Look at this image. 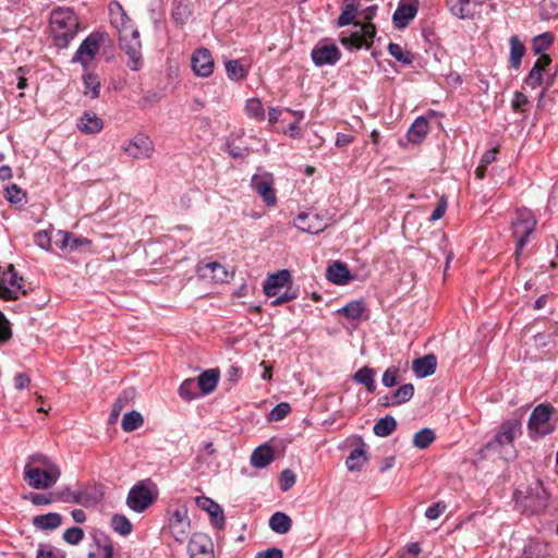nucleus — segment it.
<instances>
[{
  "label": "nucleus",
  "instance_id": "nucleus-1",
  "mask_svg": "<svg viewBox=\"0 0 558 558\" xmlns=\"http://www.w3.org/2000/svg\"><path fill=\"white\" fill-rule=\"evenodd\" d=\"M49 24L53 45L60 49L69 47L80 28L75 12L66 7L54 8Z\"/></svg>",
  "mask_w": 558,
  "mask_h": 558
},
{
  "label": "nucleus",
  "instance_id": "nucleus-2",
  "mask_svg": "<svg viewBox=\"0 0 558 558\" xmlns=\"http://www.w3.org/2000/svg\"><path fill=\"white\" fill-rule=\"evenodd\" d=\"M515 508L524 514H538L548 505V493L541 480L536 478L524 488H518L513 493Z\"/></svg>",
  "mask_w": 558,
  "mask_h": 558
},
{
  "label": "nucleus",
  "instance_id": "nucleus-3",
  "mask_svg": "<svg viewBox=\"0 0 558 558\" xmlns=\"http://www.w3.org/2000/svg\"><path fill=\"white\" fill-rule=\"evenodd\" d=\"M377 7L371 5L362 12L363 19L367 22L365 24H355L360 29L353 32L349 36H342L340 43L348 49H369L376 36V27L371 21L376 14Z\"/></svg>",
  "mask_w": 558,
  "mask_h": 558
},
{
  "label": "nucleus",
  "instance_id": "nucleus-4",
  "mask_svg": "<svg viewBox=\"0 0 558 558\" xmlns=\"http://www.w3.org/2000/svg\"><path fill=\"white\" fill-rule=\"evenodd\" d=\"M60 474L59 468L54 464H49L48 468L26 464L24 469V480L35 489L50 488L58 481Z\"/></svg>",
  "mask_w": 558,
  "mask_h": 558
},
{
  "label": "nucleus",
  "instance_id": "nucleus-5",
  "mask_svg": "<svg viewBox=\"0 0 558 558\" xmlns=\"http://www.w3.org/2000/svg\"><path fill=\"white\" fill-rule=\"evenodd\" d=\"M553 413L554 407L548 403H541L534 408L527 422L531 437H541L554 432L555 427L550 423Z\"/></svg>",
  "mask_w": 558,
  "mask_h": 558
},
{
  "label": "nucleus",
  "instance_id": "nucleus-6",
  "mask_svg": "<svg viewBox=\"0 0 558 558\" xmlns=\"http://www.w3.org/2000/svg\"><path fill=\"white\" fill-rule=\"evenodd\" d=\"M120 48L128 56V66L133 71H138L143 64L142 59V44L140 40V33L137 29H123L120 32L119 37Z\"/></svg>",
  "mask_w": 558,
  "mask_h": 558
},
{
  "label": "nucleus",
  "instance_id": "nucleus-7",
  "mask_svg": "<svg viewBox=\"0 0 558 558\" xmlns=\"http://www.w3.org/2000/svg\"><path fill=\"white\" fill-rule=\"evenodd\" d=\"M106 35L99 32L89 34L80 45L72 58V62L81 63L84 70H87L90 62L105 43Z\"/></svg>",
  "mask_w": 558,
  "mask_h": 558
},
{
  "label": "nucleus",
  "instance_id": "nucleus-8",
  "mask_svg": "<svg viewBox=\"0 0 558 558\" xmlns=\"http://www.w3.org/2000/svg\"><path fill=\"white\" fill-rule=\"evenodd\" d=\"M23 281L13 265H10L7 270L0 272V299L10 301L17 300L19 294L26 295L27 291L23 288Z\"/></svg>",
  "mask_w": 558,
  "mask_h": 558
},
{
  "label": "nucleus",
  "instance_id": "nucleus-9",
  "mask_svg": "<svg viewBox=\"0 0 558 558\" xmlns=\"http://www.w3.org/2000/svg\"><path fill=\"white\" fill-rule=\"evenodd\" d=\"M535 225L536 222L533 219L531 213L529 211H520L515 220L512 222V232L513 236L517 240V255H519L520 252L525 246L529 236L531 235L535 228Z\"/></svg>",
  "mask_w": 558,
  "mask_h": 558
},
{
  "label": "nucleus",
  "instance_id": "nucleus-10",
  "mask_svg": "<svg viewBox=\"0 0 558 558\" xmlns=\"http://www.w3.org/2000/svg\"><path fill=\"white\" fill-rule=\"evenodd\" d=\"M190 519L187 515V508L181 506L177 508L169 518V529L177 542H184L190 532Z\"/></svg>",
  "mask_w": 558,
  "mask_h": 558
},
{
  "label": "nucleus",
  "instance_id": "nucleus-11",
  "mask_svg": "<svg viewBox=\"0 0 558 558\" xmlns=\"http://www.w3.org/2000/svg\"><path fill=\"white\" fill-rule=\"evenodd\" d=\"M155 496L151 490L144 484L140 483L134 485L128 495V506L136 511L143 512L153 505Z\"/></svg>",
  "mask_w": 558,
  "mask_h": 558
},
{
  "label": "nucleus",
  "instance_id": "nucleus-12",
  "mask_svg": "<svg viewBox=\"0 0 558 558\" xmlns=\"http://www.w3.org/2000/svg\"><path fill=\"white\" fill-rule=\"evenodd\" d=\"M518 434H521V423L518 420H508L501 423L493 440L487 445V449H495L497 446L511 445Z\"/></svg>",
  "mask_w": 558,
  "mask_h": 558
},
{
  "label": "nucleus",
  "instance_id": "nucleus-13",
  "mask_svg": "<svg viewBox=\"0 0 558 558\" xmlns=\"http://www.w3.org/2000/svg\"><path fill=\"white\" fill-rule=\"evenodd\" d=\"M54 244L63 252H75V251H85L88 250L92 241L75 235L69 231L58 230L54 234Z\"/></svg>",
  "mask_w": 558,
  "mask_h": 558
},
{
  "label": "nucleus",
  "instance_id": "nucleus-14",
  "mask_svg": "<svg viewBox=\"0 0 558 558\" xmlns=\"http://www.w3.org/2000/svg\"><path fill=\"white\" fill-rule=\"evenodd\" d=\"M312 60L315 65H333L340 58L341 52L335 44H317L311 52Z\"/></svg>",
  "mask_w": 558,
  "mask_h": 558
},
{
  "label": "nucleus",
  "instance_id": "nucleus-15",
  "mask_svg": "<svg viewBox=\"0 0 558 558\" xmlns=\"http://www.w3.org/2000/svg\"><path fill=\"white\" fill-rule=\"evenodd\" d=\"M122 149L130 157L135 159L149 158L155 149L153 141L144 135L137 134L132 141L124 144Z\"/></svg>",
  "mask_w": 558,
  "mask_h": 558
},
{
  "label": "nucleus",
  "instance_id": "nucleus-16",
  "mask_svg": "<svg viewBox=\"0 0 558 558\" xmlns=\"http://www.w3.org/2000/svg\"><path fill=\"white\" fill-rule=\"evenodd\" d=\"M191 66L196 76L208 77L213 74L215 62L207 48L196 49L191 58Z\"/></svg>",
  "mask_w": 558,
  "mask_h": 558
},
{
  "label": "nucleus",
  "instance_id": "nucleus-17",
  "mask_svg": "<svg viewBox=\"0 0 558 558\" xmlns=\"http://www.w3.org/2000/svg\"><path fill=\"white\" fill-rule=\"evenodd\" d=\"M252 187L263 198L266 206L270 207L276 205L277 196L271 174H254L252 178Z\"/></svg>",
  "mask_w": 558,
  "mask_h": 558
},
{
  "label": "nucleus",
  "instance_id": "nucleus-18",
  "mask_svg": "<svg viewBox=\"0 0 558 558\" xmlns=\"http://www.w3.org/2000/svg\"><path fill=\"white\" fill-rule=\"evenodd\" d=\"M190 558H214L213 541L202 533L192 535L189 542Z\"/></svg>",
  "mask_w": 558,
  "mask_h": 558
},
{
  "label": "nucleus",
  "instance_id": "nucleus-19",
  "mask_svg": "<svg viewBox=\"0 0 558 558\" xmlns=\"http://www.w3.org/2000/svg\"><path fill=\"white\" fill-rule=\"evenodd\" d=\"M72 499L68 498L62 494V500L66 502H75L83 507H93L100 502L104 497V492L100 486H89L76 494H71Z\"/></svg>",
  "mask_w": 558,
  "mask_h": 558
},
{
  "label": "nucleus",
  "instance_id": "nucleus-20",
  "mask_svg": "<svg viewBox=\"0 0 558 558\" xmlns=\"http://www.w3.org/2000/svg\"><path fill=\"white\" fill-rule=\"evenodd\" d=\"M294 226L303 232L317 234L324 231L326 222L318 214L308 211L299 214L294 220Z\"/></svg>",
  "mask_w": 558,
  "mask_h": 558
},
{
  "label": "nucleus",
  "instance_id": "nucleus-21",
  "mask_svg": "<svg viewBox=\"0 0 558 558\" xmlns=\"http://www.w3.org/2000/svg\"><path fill=\"white\" fill-rule=\"evenodd\" d=\"M197 507L206 511L210 517L211 524L221 530L225 526V515L222 508L211 498L207 496H198L195 498Z\"/></svg>",
  "mask_w": 558,
  "mask_h": 558
},
{
  "label": "nucleus",
  "instance_id": "nucleus-22",
  "mask_svg": "<svg viewBox=\"0 0 558 558\" xmlns=\"http://www.w3.org/2000/svg\"><path fill=\"white\" fill-rule=\"evenodd\" d=\"M417 9V0H412L411 2H400L392 15L395 27L401 29L408 26L409 22L415 17Z\"/></svg>",
  "mask_w": 558,
  "mask_h": 558
},
{
  "label": "nucleus",
  "instance_id": "nucleus-23",
  "mask_svg": "<svg viewBox=\"0 0 558 558\" xmlns=\"http://www.w3.org/2000/svg\"><path fill=\"white\" fill-rule=\"evenodd\" d=\"M291 282V274L287 269L279 270L276 274L268 276L264 282V292L267 296H276L280 290Z\"/></svg>",
  "mask_w": 558,
  "mask_h": 558
},
{
  "label": "nucleus",
  "instance_id": "nucleus-24",
  "mask_svg": "<svg viewBox=\"0 0 558 558\" xmlns=\"http://www.w3.org/2000/svg\"><path fill=\"white\" fill-rule=\"evenodd\" d=\"M437 367V359L434 354H427L415 359L412 362V369L416 377L424 378L435 373Z\"/></svg>",
  "mask_w": 558,
  "mask_h": 558
},
{
  "label": "nucleus",
  "instance_id": "nucleus-25",
  "mask_svg": "<svg viewBox=\"0 0 558 558\" xmlns=\"http://www.w3.org/2000/svg\"><path fill=\"white\" fill-rule=\"evenodd\" d=\"M326 277L329 281L339 286L347 284L351 280L349 268L344 263L338 260L328 266Z\"/></svg>",
  "mask_w": 558,
  "mask_h": 558
},
{
  "label": "nucleus",
  "instance_id": "nucleus-26",
  "mask_svg": "<svg viewBox=\"0 0 558 558\" xmlns=\"http://www.w3.org/2000/svg\"><path fill=\"white\" fill-rule=\"evenodd\" d=\"M77 128L82 133L96 134L104 128V122L95 112L86 111L81 117Z\"/></svg>",
  "mask_w": 558,
  "mask_h": 558
},
{
  "label": "nucleus",
  "instance_id": "nucleus-27",
  "mask_svg": "<svg viewBox=\"0 0 558 558\" xmlns=\"http://www.w3.org/2000/svg\"><path fill=\"white\" fill-rule=\"evenodd\" d=\"M32 523L37 530L52 531L62 524V517L57 512H49L34 517Z\"/></svg>",
  "mask_w": 558,
  "mask_h": 558
},
{
  "label": "nucleus",
  "instance_id": "nucleus-28",
  "mask_svg": "<svg viewBox=\"0 0 558 558\" xmlns=\"http://www.w3.org/2000/svg\"><path fill=\"white\" fill-rule=\"evenodd\" d=\"M428 132V120L425 117H418L414 120L407 132L409 142L413 144L421 143Z\"/></svg>",
  "mask_w": 558,
  "mask_h": 558
},
{
  "label": "nucleus",
  "instance_id": "nucleus-29",
  "mask_svg": "<svg viewBox=\"0 0 558 558\" xmlns=\"http://www.w3.org/2000/svg\"><path fill=\"white\" fill-rule=\"evenodd\" d=\"M375 375L376 372L374 368L369 366H363L353 374L352 379L356 384L363 385L367 392L374 393L376 390Z\"/></svg>",
  "mask_w": 558,
  "mask_h": 558
},
{
  "label": "nucleus",
  "instance_id": "nucleus-30",
  "mask_svg": "<svg viewBox=\"0 0 558 558\" xmlns=\"http://www.w3.org/2000/svg\"><path fill=\"white\" fill-rule=\"evenodd\" d=\"M219 380L218 369H207L203 372L197 378V387L202 395H208L215 390Z\"/></svg>",
  "mask_w": 558,
  "mask_h": 558
},
{
  "label": "nucleus",
  "instance_id": "nucleus-31",
  "mask_svg": "<svg viewBox=\"0 0 558 558\" xmlns=\"http://www.w3.org/2000/svg\"><path fill=\"white\" fill-rule=\"evenodd\" d=\"M521 558H554L547 544L530 541L523 548Z\"/></svg>",
  "mask_w": 558,
  "mask_h": 558
},
{
  "label": "nucleus",
  "instance_id": "nucleus-32",
  "mask_svg": "<svg viewBox=\"0 0 558 558\" xmlns=\"http://www.w3.org/2000/svg\"><path fill=\"white\" fill-rule=\"evenodd\" d=\"M274 450L268 445H262L257 447L252 456H251V463L255 468H266L268 464H270L274 461Z\"/></svg>",
  "mask_w": 558,
  "mask_h": 558
},
{
  "label": "nucleus",
  "instance_id": "nucleus-33",
  "mask_svg": "<svg viewBox=\"0 0 558 558\" xmlns=\"http://www.w3.org/2000/svg\"><path fill=\"white\" fill-rule=\"evenodd\" d=\"M509 44H510L509 64L512 69L518 70L521 65L522 58L525 54V46L519 39V37L515 35L510 37Z\"/></svg>",
  "mask_w": 558,
  "mask_h": 558
},
{
  "label": "nucleus",
  "instance_id": "nucleus-34",
  "mask_svg": "<svg viewBox=\"0 0 558 558\" xmlns=\"http://www.w3.org/2000/svg\"><path fill=\"white\" fill-rule=\"evenodd\" d=\"M135 398V390L133 388L124 389L112 404L110 413V422H116L122 410Z\"/></svg>",
  "mask_w": 558,
  "mask_h": 558
},
{
  "label": "nucleus",
  "instance_id": "nucleus-35",
  "mask_svg": "<svg viewBox=\"0 0 558 558\" xmlns=\"http://www.w3.org/2000/svg\"><path fill=\"white\" fill-rule=\"evenodd\" d=\"M292 520L284 512H275L269 519V527L278 534H286L291 530Z\"/></svg>",
  "mask_w": 558,
  "mask_h": 558
},
{
  "label": "nucleus",
  "instance_id": "nucleus-36",
  "mask_svg": "<svg viewBox=\"0 0 558 558\" xmlns=\"http://www.w3.org/2000/svg\"><path fill=\"white\" fill-rule=\"evenodd\" d=\"M198 271L203 272V276H207V271H209L211 278L216 281L223 282L228 278L226 268L218 262L202 263L198 266Z\"/></svg>",
  "mask_w": 558,
  "mask_h": 558
},
{
  "label": "nucleus",
  "instance_id": "nucleus-37",
  "mask_svg": "<svg viewBox=\"0 0 558 558\" xmlns=\"http://www.w3.org/2000/svg\"><path fill=\"white\" fill-rule=\"evenodd\" d=\"M396 428L397 422L395 417L391 415H386L375 423L373 432L378 437H388L396 430Z\"/></svg>",
  "mask_w": 558,
  "mask_h": 558
},
{
  "label": "nucleus",
  "instance_id": "nucleus-38",
  "mask_svg": "<svg viewBox=\"0 0 558 558\" xmlns=\"http://www.w3.org/2000/svg\"><path fill=\"white\" fill-rule=\"evenodd\" d=\"M83 84L85 87L84 94L95 99L99 97L100 93V80L97 74L93 72H86L83 74Z\"/></svg>",
  "mask_w": 558,
  "mask_h": 558
},
{
  "label": "nucleus",
  "instance_id": "nucleus-39",
  "mask_svg": "<svg viewBox=\"0 0 558 558\" xmlns=\"http://www.w3.org/2000/svg\"><path fill=\"white\" fill-rule=\"evenodd\" d=\"M366 462V451L363 448H355L347 458L345 465L350 471H360Z\"/></svg>",
  "mask_w": 558,
  "mask_h": 558
},
{
  "label": "nucleus",
  "instance_id": "nucleus-40",
  "mask_svg": "<svg viewBox=\"0 0 558 558\" xmlns=\"http://www.w3.org/2000/svg\"><path fill=\"white\" fill-rule=\"evenodd\" d=\"M225 66L228 77L232 81H242L247 75V69H245L239 60H228Z\"/></svg>",
  "mask_w": 558,
  "mask_h": 558
},
{
  "label": "nucleus",
  "instance_id": "nucleus-41",
  "mask_svg": "<svg viewBox=\"0 0 558 558\" xmlns=\"http://www.w3.org/2000/svg\"><path fill=\"white\" fill-rule=\"evenodd\" d=\"M144 423V418L140 412L131 411L129 413H125L122 418V429L124 432H133L140 428Z\"/></svg>",
  "mask_w": 558,
  "mask_h": 558
},
{
  "label": "nucleus",
  "instance_id": "nucleus-42",
  "mask_svg": "<svg viewBox=\"0 0 558 558\" xmlns=\"http://www.w3.org/2000/svg\"><path fill=\"white\" fill-rule=\"evenodd\" d=\"M364 308L365 307H364L363 301L355 300V301L349 302L347 305H344L338 312L342 313L347 318L359 319L362 316Z\"/></svg>",
  "mask_w": 558,
  "mask_h": 558
},
{
  "label": "nucleus",
  "instance_id": "nucleus-43",
  "mask_svg": "<svg viewBox=\"0 0 558 558\" xmlns=\"http://www.w3.org/2000/svg\"><path fill=\"white\" fill-rule=\"evenodd\" d=\"M245 111L250 118H254L257 121H263L265 119L264 106L257 98H252L246 101Z\"/></svg>",
  "mask_w": 558,
  "mask_h": 558
},
{
  "label": "nucleus",
  "instance_id": "nucleus-44",
  "mask_svg": "<svg viewBox=\"0 0 558 558\" xmlns=\"http://www.w3.org/2000/svg\"><path fill=\"white\" fill-rule=\"evenodd\" d=\"M435 440V433L430 428H423L415 433L413 445L416 448L425 449Z\"/></svg>",
  "mask_w": 558,
  "mask_h": 558
},
{
  "label": "nucleus",
  "instance_id": "nucleus-45",
  "mask_svg": "<svg viewBox=\"0 0 558 558\" xmlns=\"http://www.w3.org/2000/svg\"><path fill=\"white\" fill-rule=\"evenodd\" d=\"M111 526L114 532L123 536H126L132 532V524L130 520L122 514H114L112 517Z\"/></svg>",
  "mask_w": 558,
  "mask_h": 558
},
{
  "label": "nucleus",
  "instance_id": "nucleus-46",
  "mask_svg": "<svg viewBox=\"0 0 558 558\" xmlns=\"http://www.w3.org/2000/svg\"><path fill=\"white\" fill-rule=\"evenodd\" d=\"M197 384L194 379H185L179 387V395L182 399L191 401L197 397Z\"/></svg>",
  "mask_w": 558,
  "mask_h": 558
},
{
  "label": "nucleus",
  "instance_id": "nucleus-47",
  "mask_svg": "<svg viewBox=\"0 0 558 558\" xmlns=\"http://www.w3.org/2000/svg\"><path fill=\"white\" fill-rule=\"evenodd\" d=\"M356 13H357V7L354 3L345 4L340 16L338 17V22H337L338 26L342 27V26H347V25L353 23Z\"/></svg>",
  "mask_w": 558,
  "mask_h": 558
},
{
  "label": "nucleus",
  "instance_id": "nucleus-48",
  "mask_svg": "<svg viewBox=\"0 0 558 558\" xmlns=\"http://www.w3.org/2000/svg\"><path fill=\"white\" fill-rule=\"evenodd\" d=\"M388 51L397 61L403 64H410L412 62L411 53L404 51L403 48L398 44L390 43L388 46Z\"/></svg>",
  "mask_w": 558,
  "mask_h": 558
},
{
  "label": "nucleus",
  "instance_id": "nucleus-49",
  "mask_svg": "<svg viewBox=\"0 0 558 558\" xmlns=\"http://www.w3.org/2000/svg\"><path fill=\"white\" fill-rule=\"evenodd\" d=\"M554 41V37L549 33H544L534 38L533 51L538 54L546 51Z\"/></svg>",
  "mask_w": 558,
  "mask_h": 558
},
{
  "label": "nucleus",
  "instance_id": "nucleus-50",
  "mask_svg": "<svg viewBox=\"0 0 558 558\" xmlns=\"http://www.w3.org/2000/svg\"><path fill=\"white\" fill-rule=\"evenodd\" d=\"M396 403L401 405L413 398L414 395V386L412 384H404L400 386L396 391H393Z\"/></svg>",
  "mask_w": 558,
  "mask_h": 558
},
{
  "label": "nucleus",
  "instance_id": "nucleus-51",
  "mask_svg": "<svg viewBox=\"0 0 558 558\" xmlns=\"http://www.w3.org/2000/svg\"><path fill=\"white\" fill-rule=\"evenodd\" d=\"M13 332L11 324L4 314L0 311V347L12 339Z\"/></svg>",
  "mask_w": 558,
  "mask_h": 558
},
{
  "label": "nucleus",
  "instance_id": "nucleus-52",
  "mask_svg": "<svg viewBox=\"0 0 558 558\" xmlns=\"http://www.w3.org/2000/svg\"><path fill=\"white\" fill-rule=\"evenodd\" d=\"M62 538L70 545H77L84 538V531L77 526L70 527L64 531Z\"/></svg>",
  "mask_w": 558,
  "mask_h": 558
},
{
  "label": "nucleus",
  "instance_id": "nucleus-53",
  "mask_svg": "<svg viewBox=\"0 0 558 558\" xmlns=\"http://www.w3.org/2000/svg\"><path fill=\"white\" fill-rule=\"evenodd\" d=\"M291 412V407L288 402H281L274 407L268 415V421H281Z\"/></svg>",
  "mask_w": 558,
  "mask_h": 558
},
{
  "label": "nucleus",
  "instance_id": "nucleus-54",
  "mask_svg": "<svg viewBox=\"0 0 558 558\" xmlns=\"http://www.w3.org/2000/svg\"><path fill=\"white\" fill-rule=\"evenodd\" d=\"M25 197V193L16 184H12L5 189V198L11 204H21Z\"/></svg>",
  "mask_w": 558,
  "mask_h": 558
},
{
  "label": "nucleus",
  "instance_id": "nucleus-55",
  "mask_svg": "<svg viewBox=\"0 0 558 558\" xmlns=\"http://www.w3.org/2000/svg\"><path fill=\"white\" fill-rule=\"evenodd\" d=\"M296 476L290 469H286L281 472L279 477V485L282 492H288L295 484Z\"/></svg>",
  "mask_w": 558,
  "mask_h": 558
},
{
  "label": "nucleus",
  "instance_id": "nucleus-56",
  "mask_svg": "<svg viewBox=\"0 0 558 558\" xmlns=\"http://www.w3.org/2000/svg\"><path fill=\"white\" fill-rule=\"evenodd\" d=\"M398 377H399V368L395 367V366H390L383 374V378H381L383 385L387 388H391L399 383Z\"/></svg>",
  "mask_w": 558,
  "mask_h": 558
},
{
  "label": "nucleus",
  "instance_id": "nucleus-57",
  "mask_svg": "<svg viewBox=\"0 0 558 558\" xmlns=\"http://www.w3.org/2000/svg\"><path fill=\"white\" fill-rule=\"evenodd\" d=\"M190 15L187 5L180 0L172 10V17L180 24H183Z\"/></svg>",
  "mask_w": 558,
  "mask_h": 558
},
{
  "label": "nucleus",
  "instance_id": "nucleus-58",
  "mask_svg": "<svg viewBox=\"0 0 558 558\" xmlns=\"http://www.w3.org/2000/svg\"><path fill=\"white\" fill-rule=\"evenodd\" d=\"M51 236L46 230H40L34 234V242L37 246L44 250H50Z\"/></svg>",
  "mask_w": 558,
  "mask_h": 558
},
{
  "label": "nucleus",
  "instance_id": "nucleus-59",
  "mask_svg": "<svg viewBox=\"0 0 558 558\" xmlns=\"http://www.w3.org/2000/svg\"><path fill=\"white\" fill-rule=\"evenodd\" d=\"M525 84L532 88H536L543 84V74L538 69L532 68L525 78Z\"/></svg>",
  "mask_w": 558,
  "mask_h": 558
},
{
  "label": "nucleus",
  "instance_id": "nucleus-60",
  "mask_svg": "<svg viewBox=\"0 0 558 558\" xmlns=\"http://www.w3.org/2000/svg\"><path fill=\"white\" fill-rule=\"evenodd\" d=\"M97 545L102 554V558H113V544L110 538L104 537V539H98Z\"/></svg>",
  "mask_w": 558,
  "mask_h": 558
},
{
  "label": "nucleus",
  "instance_id": "nucleus-61",
  "mask_svg": "<svg viewBox=\"0 0 558 558\" xmlns=\"http://www.w3.org/2000/svg\"><path fill=\"white\" fill-rule=\"evenodd\" d=\"M296 298V293L291 290V288H287V290L282 294L276 295V299L271 301L272 306H278L283 303L290 302Z\"/></svg>",
  "mask_w": 558,
  "mask_h": 558
},
{
  "label": "nucleus",
  "instance_id": "nucleus-62",
  "mask_svg": "<svg viewBox=\"0 0 558 558\" xmlns=\"http://www.w3.org/2000/svg\"><path fill=\"white\" fill-rule=\"evenodd\" d=\"M446 509L445 504L436 502L429 506L425 511V517L429 520L437 519Z\"/></svg>",
  "mask_w": 558,
  "mask_h": 558
},
{
  "label": "nucleus",
  "instance_id": "nucleus-63",
  "mask_svg": "<svg viewBox=\"0 0 558 558\" xmlns=\"http://www.w3.org/2000/svg\"><path fill=\"white\" fill-rule=\"evenodd\" d=\"M36 558H65V555L60 550L45 549L44 547H39Z\"/></svg>",
  "mask_w": 558,
  "mask_h": 558
},
{
  "label": "nucleus",
  "instance_id": "nucleus-64",
  "mask_svg": "<svg viewBox=\"0 0 558 558\" xmlns=\"http://www.w3.org/2000/svg\"><path fill=\"white\" fill-rule=\"evenodd\" d=\"M255 558H283V553L277 547H271L265 551L257 553Z\"/></svg>",
  "mask_w": 558,
  "mask_h": 558
}]
</instances>
